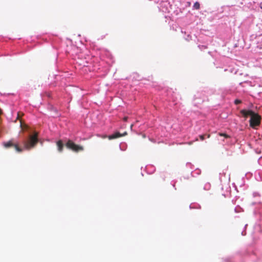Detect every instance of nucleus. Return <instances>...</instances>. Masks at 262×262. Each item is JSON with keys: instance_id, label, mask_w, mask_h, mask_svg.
I'll return each instance as SVG.
<instances>
[{"instance_id": "nucleus-17", "label": "nucleus", "mask_w": 262, "mask_h": 262, "mask_svg": "<svg viewBox=\"0 0 262 262\" xmlns=\"http://www.w3.org/2000/svg\"><path fill=\"white\" fill-rule=\"evenodd\" d=\"M188 144H189V145H190V144H192V142H189V143H188Z\"/></svg>"}, {"instance_id": "nucleus-15", "label": "nucleus", "mask_w": 262, "mask_h": 262, "mask_svg": "<svg viewBox=\"0 0 262 262\" xmlns=\"http://www.w3.org/2000/svg\"><path fill=\"white\" fill-rule=\"evenodd\" d=\"M101 137L103 138H105L107 137V136L106 135H104V136H102Z\"/></svg>"}, {"instance_id": "nucleus-10", "label": "nucleus", "mask_w": 262, "mask_h": 262, "mask_svg": "<svg viewBox=\"0 0 262 262\" xmlns=\"http://www.w3.org/2000/svg\"><path fill=\"white\" fill-rule=\"evenodd\" d=\"M242 103V101H241V100H240L236 99V100H235V101H234V103H235V104H239V103Z\"/></svg>"}, {"instance_id": "nucleus-14", "label": "nucleus", "mask_w": 262, "mask_h": 262, "mask_svg": "<svg viewBox=\"0 0 262 262\" xmlns=\"http://www.w3.org/2000/svg\"><path fill=\"white\" fill-rule=\"evenodd\" d=\"M259 7L262 9V2L259 4Z\"/></svg>"}, {"instance_id": "nucleus-9", "label": "nucleus", "mask_w": 262, "mask_h": 262, "mask_svg": "<svg viewBox=\"0 0 262 262\" xmlns=\"http://www.w3.org/2000/svg\"><path fill=\"white\" fill-rule=\"evenodd\" d=\"M219 135L220 136H224L226 138H228L230 137V136L229 135H228L227 134H224V133H219Z\"/></svg>"}, {"instance_id": "nucleus-16", "label": "nucleus", "mask_w": 262, "mask_h": 262, "mask_svg": "<svg viewBox=\"0 0 262 262\" xmlns=\"http://www.w3.org/2000/svg\"><path fill=\"white\" fill-rule=\"evenodd\" d=\"M210 135H207V137H208V138H209V137H210Z\"/></svg>"}, {"instance_id": "nucleus-3", "label": "nucleus", "mask_w": 262, "mask_h": 262, "mask_svg": "<svg viewBox=\"0 0 262 262\" xmlns=\"http://www.w3.org/2000/svg\"><path fill=\"white\" fill-rule=\"evenodd\" d=\"M66 146L68 149H71L75 152L82 151L84 150V147L83 146L76 144L73 141L71 140H68L66 143Z\"/></svg>"}, {"instance_id": "nucleus-2", "label": "nucleus", "mask_w": 262, "mask_h": 262, "mask_svg": "<svg viewBox=\"0 0 262 262\" xmlns=\"http://www.w3.org/2000/svg\"><path fill=\"white\" fill-rule=\"evenodd\" d=\"M38 134L35 132L33 135H30L28 140H25L23 143L24 148L27 150H30L34 147L38 142Z\"/></svg>"}, {"instance_id": "nucleus-13", "label": "nucleus", "mask_w": 262, "mask_h": 262, "mask_svg": "<svg viewBox=\"0 0 262 262\" xmlns=\"http://www.w3.org/2000/svg\"><path fill=\"white\" fill-rule=\"evenodd\" d=\"M20 117V113L19 112L17 114V118L18 119Z\"/></svg>"}, {"instance_id": "nucleus-8", "label": "nucleus", "mask_w": 262, "mask_h": 262, "mask_svg": "<svg viewBox=\"0 0 262 262\" xmlns=\"http://www.w3.org/2000/svg\"><path fill=\"white\" fill-rule=\"evenodd\" d=\"M20 127L23 129H26L28 128V125L26 124H23L21 121L20 120Z\"/></svg>"}, {"instance_id": "nucleus-5", "label": "nucleus", "mask_w": 262, "mask_h": 262, "mask_svg": "<svg viewBox=\"0 0 262 262\" xmlns=\"http://www.w3.org/2000/svg\"><path fill=\"white\" fill-rule=\"evenodd\" d=\"M126 135H127V133L126 132H125L123 134H121L119 132H116V133H114L113 134L108 136V138L110 140H112V139H117V138L124 136Z\"/></svg>"}, {"instance_id": "nucleus-7", "label": "nucleus", "mask_w": 262, "mask_h": 262, "mask_svg": "<svg viewBox=\"0 0 262 262\" xmlns=\"http://www.w3.org/2000/svg\"><path fill=\"white\" fill-rule=\"evenodd\" d=\"M193 8L196 10H199L200 8V3L198 2H195L193 5Z\"/></svg>"}, {"instance_id": "nucleus-12", "label": "nucleus", "mask_w": 262, "mask_h": 262, "mask_svg": "<svg viewBox=\"0 0 262 262\" xmlns=\"http://www.w3.org/2000/svg\"><path fill=\"white\" fill-rule=\"evenodd\" d=\"M127 119H128V117H124L123 118V120H124V121H126L127 120Z\"/></svg>"}, {"instance_id": "nucleus-1", "label": "nucleus", "mask_w": 262, "mask_h": 262, "mask_svg": "<svg viewBox=\"0 0 262 262\" xmlns=\"http://www.w3.org/2000/svg\"><path fill=\"white\" fill-rule=\"evenodd\" d=\"M241 114L245 118L250 116V125L252 128L259 126L260 124L261 117L258 114L254 113L251 110H242L240 111Z\"/></svg>"}, {"instance_id": "nucleus-6", "label": "nucleus", "mask_w": 262, "mask_h": 262, "mask_svg": "<svg viewBox=\"0 0 262 262\" xmlns=\"http://www.w3.org/2000/svg\"><path fill=\"white\" fill-rule=\"evenodd\" d=\"M56 145L57 146V149H58V151L60 152H62L63 151V146H64V145H63V143L62 140H58L56 142Z\"/></svg>"}, {"instance_id": "nucleus-11", "label": "nucleus", "mask_w": 262, "mask_h": 262, "mask_svg": "<svg viewBox=\"0 0 262 262\" xmlns=\"http://www.w3.org/2000/svg\"><path fill=\"white\" fill-rule=\"evenodd\" d=\"M200 138L201 140H204L205 139V135H200Z\"/></svg>"}, {"instance_id": "nucleus-4", "label": "nucleus", "mask_w": 262, "mask_h": 262, "mask_svg": "<svg viewBox=\"0 0 262 262\" xmlns=\"http://www.w3.org/2000/svg\"><path fill=\"white\" fill-rule=\"evenodd\" d=\"M3 145L6 148L14 147L16 151L21 152L23 150V148L19 146L18 143L15 142L13 139H11L7 142L3 143Z\"/></svg>"}]
</instances>
